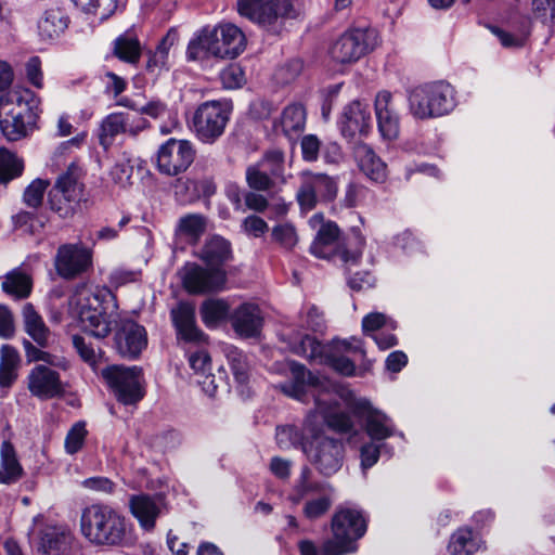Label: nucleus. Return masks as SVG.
<instances>
[{"label": "nucleus", "mask_w": 555, "mask_h": 555, "mask_svg": "<svg viewBox=\"0 0 555 555\" xmlns=\"http://www.w3.org/2000/svg\"><path fill=\"white\" fill-rule=\"evenodd\" d=\"M274 390L302 403L314 401L326 426L339 434L353 429L350 415L338 410L340 401L351 410L341 395L352 393L343 384H274Z\"/></svg>", "instance_id": "1"}, {"label": "nucleus", "mask_w": 555, "mask_h": 555, "mask_svg": "<svg viewBox=\"0 0 555 555\" xmlns=\"http://www.w3.org/2000/svg\"><path fill=\"white\" fill-rule=\"evenodd\" d=\"M80 530L93 545L117 546L126 539V519L108 505L92 504L81 513Z\"/></svg>", "instance_id": "2"}, {"label": "nucleus", "mask_w": 555, "mask_h": 555, "mask_svg": "<svg viewBox=\"0 0 555 555\" xmlns=\"http://www.w3.org/2000/svg\"><path fill=\"white\" fill-rule=\"evenodd\" d=\"M310 225L319 227L317 235L310 246V251L318 258L331 259L338 256L345 266H356L362 258L365 237L359 229H352L353 249L341 246L339 243V229L335 222H324L322 214L313 215Z\"/></svg>", "instance_id": "3"}, {"label": "nucleus", "mask_w": 555, "mask_h": 555, "mask_svg": "<svg viewBox=\"0 0 555 555\" xmlns=\"http://www.w3.org/2000/svg\"><path fill=\"white\" fill-rule=\"evenodd\" d=\"M332 537L326 539L321 551L323 555H345L357 550L356 542L366 531V520L361 511L339 507L331 521Z\"/></svg>", "instance_id": "4"}, {"label": "nucleus", "mask_w": 555, "mask_h": 555, "mask_svg": "<svg viewBox=\"0 0 555 555\" xmlns=\"http://www.w3.org/2000/svg\"><path fill=\"white\" fill-rule=\"evenodd\" d=\"M409 107L417 119L447 115L455 107L454 89L446 81L417 86L409 93Z\"/></svg>", "instance_id": "5"}, {"label": "nucleus", "mask_w": 555, "mask_h": 555, "mask_svg": "<svg viewBox=\"0 0 555 555\" xmlns=\"http://www.w3.org/2000/svg\"><path fill=\"white\" fill-rule=\"evenodd\" d=\"M301 448L322 476L330 477L336 474L344 464L345 446L339 439L317 434L310 440L301 442Z\"/></svg>", "instance_id": "6"}, {"label": "nucleus", "mask_w": 555, "mask_h": 555, "mask_svg": "<svg viewBox=\"0 0 555 555\" xmlns=\"http://www.w3.org/2000/svg\"><path fill=\"white\" fill-rule=\"evenodd\" d=\"M299 180L296 199L302 211H311L319 203L331 202L337 195V181L326 173L304 170Z\"/></svg>", "instance_id": "7"}, {"label": "nucleus", "mask_w": 555, "mask_h": 555, "mask_svg": "<svg viewBox=\"0 0 555 555\" xmlns=\"http://www.w3.org/2000/svg\"><path fill=\"white\" fill-rule=\"evenodd\" d=\"M230 108L219 101L202 103L193 114L192 129L197 139L211 144L219 139L230 119Z\"/></svg>", "instance_id": "8"}, {"label": "nucleus", "mask_w": 555, "mask_h": 555, "mask_svg": "<svg viewBox=\"0 0 555 555\" xmlns=\"http://www.w3.org/2000/svg\"><path fill=\"white\" fill-rule=\"evenodd\" d=\"M378 44L375 29L356 28L343 34L330 50L333 61L339 64H350L374 50Z\"/></svg>", "instance_id": "9"}, {"label": "nucleus", "mask_w": 555, "mask_h": 555, "mask_svg": "<svg viewBox=\"0 0 555 555\" xmlns=\"http://www.w3.org/2000/svg\"><path fill=\"white\" fill-rule=\"evenodd\" d=\"M352 413L365 418V431L373 440H384L395 434L390 418L372 408L364 398H356L353 393L341 395Z\"/></svg>", "instance_id": "10"}, {"label": "nucleus", "mask_w": 555, "mask_h": 555, "mask_svg": "<svg viewBox=\"0 0 555 555\" xmlns=\"http://www.w3.org/2000/svg\"><path fill=\"white\" fill-rule=\"evenodd\" d=\"M194 160V150L186 140L169 139L157 152V168L167 176L185 171Z\"/></svg>", "instance_id": "11"}, {"label": "nucleus", "mask_w": 555, "mask_h": 555, "mask_svg": "<svg viewBox=\"0 0 555 555\" xmlns=\"http://www.w3.org/2000/svg\"><path fill=\"white\" fill-rule=\"evenodd\" d=\"M225 271L221 268L204 269L195 263H188L182 270V284L190 294L218 292L224 287Z\"/></svg>", "instance_id": "12"}, {"label": "nucleus", "mask_w": 555, "mask_h": 555, "mask_svg": "<svg viewBox=\"0 0 555 555\" xmlns=\"http://www.w3.org/2000/svg\"><path fill=\"white\" fill-rule=\"evenodd\" d=\"M92 263L91 250L81 244H64L57 249L55 269L64 279H74L87 271Z\"/></svg>", "instance_id": "13"}, {"label": "nucleus", "mask_w": 555, "mask_h": 555, "mask_svg": "<svg viewBox=\"0 0 555 555\" xmlns=\"http://www.w3.org/2000/svg\"><path fill=\"white\" fill-rule=\"evenodd\" d=\"M26 358L28 361H41L30 372L29 382H60V370H66L65 363L57 357L43 351L41 347L35 346L29 340L23 341Z\"/></svg>", "instance_id": "14"}, {"label": "nucleus", "mask_w": 555, "mask_h": 555, "mask_svg": "<svg viewBox=\"0 0 555 555\" xmlns=\"http://www.w3.org/2000/svg\"><path fill=\"white\" fill-rule=\"evenodd\" d=\"M146 128V120L138 115L131 116L125 113H113L101 122L99 141L107 150L119 133L137 135Z\"/></svg>", "instance_id": "15"}, {"label": "nucleus", "mask_w": 555, "mask_h": 555, "mask_svg": "<svg viewBox=\"0 0 555 555\" xmlns=\"http://www.w3.org/2000/svg\"><path fill=\"white\" fill-rule=\"evenodd\" d=\"M358 351L363 352L360 341L356 338L351 340L334 339L325 348L320 363L327 365L341 376L352 377L356 376V365L346 353Z\"/></svg>", "instance_id": "16"}, {"label": "nucleus", "mask_w": 555, "mask_h": 555, "mask_svg": "<svg viewBox=\"0 0 555 555\" xmlns=\"http://www.w3.org/2000/svg\"><path fill=\"white\" fill-rule=\"evenodd\" d=\"M115 345L121 356L134 359L147 346L146 331L132 320H121L116 325Z\"/></svg>", "instance_id": "17"}, {"label": "nucleus", "mask_w": 555, "mask_h": 555, "mask_svg": "<svg viewBox=\"0 0 555 555\" xmlns=\"http://www.w3.org/2000/svg\"><path fill=\"white\" fill-rule=\"evenodd\" d=\"M210 31L214 38L215 57L233 60L246 48L245 35L233 24H221Z\"/></svg>", "instance_id": "18"}, {"label": "nucleus", "mask_w": 555, "mask_h": 555, "mask_svg": "<svg viewBox=\"0 0 555 555\" xmlns=\"http://www.w3.org/2000/svg\"><path fill=\"white\" fill-rule=\"evenodd\" d=\"M372 122L367 104L354 100L345 106L339 121L341 134L348 140L357 135H366Z\"/></svg>", "instance_id": "19"}, {"label": "nucleus", "mask_w": 555, "mask_h": 555, "mask_svg": "<svg viewBox=\"0 0 555 555\" xmlns=\"http://www.w3.org/2000/svg\"><path fill=\"white\" fill-rule=\"evenodd\" d=\"M40 100L27 88L16 87L0 98V111L20 112L27 122H36Z\"/></svg>", "instance_id": "20"}, {"label": "nucleus", "mask_w": 555, "mask_h": 555, "mask_svg": "<svg viewBox=\"0 0 555 555\" xmlns=\"http://www.w3.org/2000/svg\"><path fill=\"white\" fill-rule=\"evenodd\" d=\"M231 324L238 336L245 338L256 337L262 330V312L257 305L244 302L231 314Z\"/></svg>", "instance_id": "21"}, {"label": "nucleus", "mask_w": 555, "mask_h": 555, "mask_svg": "<svg viewBox=\"0 0 555 555\" xmlns=\"http://www.w3.org/2000/svg\"><path fill=\"white\" fill-rule=\"evenodd\" d=\"M129 507L140 526L144 530L151 531L155 528L156 519L162 514L164 502L160 496L138 494L130 496Z\"/></svg>", "instance_id": "22"}, {"label": "nucleus", "mask_w": 555, "mask_h": 555, "mask_svg": "<svg viewBox=\"0 0 555 555\" xmlns=\"http://www.w3.org/2000/svg\"><path fill=\"white\" fill-rule=\"evenodd\" d=\"M392 95L389 91H380L375 98V112L378 130L386 140H396L400 132L399 116L391 105Z\"/></svg>", "instance_id": "23"}, {"label": "nucleus", "mask_w": 555, "mask_h": 555, "mask_svg": "<svg viewBox=\"0 0 555 555\" xmlns=\"http://www.w3.org/2000/svg\"><path fill=\"white\" fill-rule=\"evenodd\" d=\"M178 335L186 341H203L205 334L196 326L195 308L189 302H179L170 311Z\"/></svg>", "instance_id": "24"}, {"label": "nucleus", "mask_w": 555, "mask_h": 555, "mask_svg": "<svg viewBox=\"0 0 555 555\" xmlns=\"http://www.w3.org/2000/svg\"><path fill=\"white\" fill-rule=\"evenodd\" d=\"M74 535L65 528L47 527L40 537L39 551L46 555H67L72 550Z\"/></svg>", "instance_id": "25"}, {"label": "nucleus", "mask_w": 555, "mask_h": 555, "mask_svg": "<svg viewBox=\"0 0 555 555\" xmlns=\"http://www.w3.org/2000/svg\"><path fill=\"white\" fill-rule=\"evenodd\" d=\"M353 155L360 170L376 182L386 179V164L375 154L371 146L363 142L356 143Z\"/></svg>", "instance_id": "26"}, {"label": "nucleus", "mask_w": 555, "mask_h": 555, "mask_svg": "<svg viewBox=\"0 0 555 555\" xmlns=\"http://www.w3.org/2000/svg\"><path fill=\"white\" fill-rule=\"evenodd\" d=\"M22 317L25 332L39 347H48L51 332L31 304L24 305Z\"/></svg>", "instance_id": "27"}, {"label": "nucleus", "mask_w": 555, "mask_h": 555, "mask_svg": "<svg viewBox=\"0 0 555 555\" xmlns=\"http://www.w3.org/2000/svg\"><path fill=\"white\" fill-rule=\"evenodd\" d=\"M112 314L106 315L98 308L90 307H82L79 312L83 330L96 338H104L111 333L112 323L117 322L116 319H112Z\"/></svg>", "instance_id": "28"}, {"label": "nucleus", "mask_w": 555, "mask_h": 555, "mask_svg": "<svg viewBox=\"0 0 555 555\" xmlns=\"http://www.w3.org/2000/svg\"><path fill=\"white\" fill-rule=\"evenodd\" d=\"M298 11L291 0H264L260 13L257 14L255 23L269 27L273 25L279 17L295 18Z\"/></svg>", "instance_id": "29"}, {"label": "nucleus", "mask_w": 555, "mask_h": 555, "mask_svg": "<svg viewBox=\"0 0 555 555\" xmlns=\"http://www.w3.org/2000/svg\"><path fill=\"white\" fill-rule=\"evenodd\" d=\"M1 288L15 299H25L31 293L33 279L23 269L16 268L4 275Z\"/></svg>", "instance_id": "30"}, {"label": "nucleus", "mask_w": 555, "mask_h": 555, "mask_svg": "<svg viewBox=\"0 0 555 555\" xmlns=\"http://www.w3.org/2000/svg\"><path fill=\"white\" fill-rule=\"evenodd\" d=\"M79 180V168L72 164L57 177L51 190L59 191L60 194L70 197L73 202L80 203L83 196V184Z\"/></svg>", "instance_id": "31"}, {"label": "nucleus", "mask_w": 555, "mask_h": 555, "mask_svg": "<svg viewBox=\"0 0 555 555\" xmlns=\"http://www.w3.org/2000/svg\"><path fill=\"white\" fill-rule=\"evenodd\" d=\"M288 347L292 352L308 358L320 363L327 345H322L314 337L305 334L292 335L288 340Z\"/></svg>", "instance_id": "32"}, {"label": "nucleus", "mask_w": 555, "mask_h": 555, "mask_svg": "<svg viewBox=\"0 0 555 555\" xmlns=\"http://www.w3.org/2000/svg\"><path fill=\"white\" fill-rule=\"evenodd\" d=\"M306 116V108L302 104L293 103L286 106L280 119L283 133L288 138L301 133L305 129Z\"/></svg>", "instance_id": "33"}, {"label": "nucleus", "mask_w": 555, "mask_h": 555, "mask_svg": "<svg viewBox=\"0 0 555 555\" xmlns=\"http://www.w3.org/2000/svg\"><path fill=\"white\" fill-rule=\"evenodd\" d=\"M22 475L23 468L16 459L14 447L10 442L4 441L1 447L0 482H15Z\"/></svg>", "instance_id": "34"}, {"label": "nucleus", "mask_w": 555, "mask_h": 555, "mask_svg": "<svg viewBox=\"0 0 555 555\" xmlns=\"http://www.w3.org/2000/svg\"><path fill=\"white\" fill-rule=\"evenodd\" d=\"M230 257V243L221 236L211 237L202 250V259L211 268H219Z\"/></svg>", "instance_id": "35"}, {"label": "nucleus", "mask_w": 555, "mask_h": 555, "mask_svg": "<svg viewBox=\"0 0 555 555\" xmlns=\"http://www.w3.org/2000/svg\"><path fill=\"white\" fill-rule=\"evenodd\" d=\"M113 54L128 64H137L141 57L139 39L129 33L122 34L114 41Z\"/></svg>", "instance_id": "36"}, {"label": "nucleus", "mask_w": 555, "mask_h": 555, "mask_svg": "<svg viewBox=\"0 0 555 555\" xmlns=\"http://www.w3.org/2000/svg\"><path fill=\"white\" fill-rule=\"evenodd\" d=\"M35 122H27L20 112L0 111V128L4 137L10 141H16L26 135L28 127Z\"/></svg>", "instance_id": "37"}, {"label": "nucleus", "mask_w": 555, "mask_h": 555, "mask_svg": "<svg viewBox=\"0 0 555 555\" xmlns=\"http://www.w3.org/2000/svg\"><path fill=\"white\" fill-rule=\"evenodd\" d=\"M68 26V17L56 8L47 10L44 16L39 22V33L46 39L59 37Z\"/></svg>", "instance_id": "38"}, {"label": "nucleus", "mask_w": 555, "mask_h": 555, "mask_svg": "<svg viewBox=\"0 0 555 555\" xmlns=\"http://www.w3.org/2000/svg\"><path fill=\"white\" fill-rule=\"evenodd\" d=\"M186 56L190 61L205 60L209 56L215 57L214 38L209 28L202 29L198 35L189 42Z\"/></svg>", "instance_id": "39"}, {"label": "nucleus", "mask_w": 555, "mask_h": 555, "mask_svg": "<svg viewBox=\"0 0 555 555\" xmlns=\"http://www.w3.org/2000/svg\"><path fill=\"white\" fill-rule=\"evenodd\" d=\"M21 358L11 345H3L0 349V382H13L17 378Z\"/></svg>", "instance_id": "40"}, {"label": "nucleus", "mask_w": 555, "mask_h": 555, "mask_svg": "<svg viewBox=\"0 0 555 555\" xmlns=\"http://www.w3.org/2000/svg\"><path fill=\"white\" fill-rule=\"evenodd\" d=\"M230 306L224 299L210 298L201 306L202 320L208 327H215L229 314Z\"/></svg>", "instance_id": "41"}, {"label": "nucleus", "mask_w": 555, "mask_h": 555, "mask_svg": "<svg viewBox=\"0 0 555 555\" xmlns=\"http://www.w3.org/2000/svg\"><path fill=\"white\" fill-rule=\"evenodd\" d=\"M478 550V543L472 530L463 528L452 534L448 551L450 555H472Z\"/></svg>", "instance_id": "42"}, {"label": "nucleus", "mask_w": 555, "mask_h": 555, "mask_svg": "<svg viewBox=\"0 0 555 555\" xmlns=\"http://www.w3.org/2000/svg\"><path fill=\"white\" fill-rule=\"evenodd\" d=\"M24 164L14 153L2 147L0 149V183L9 181L22 175Z\"/></svg>", "instance_id": "43"}, {"label": "nucleus", "mask_w": 555, "mask_h": 555, "mask_svg": "<svg viewBox=\"0 0 555 555\" xmlns=\"http://www.w3.org/2000/svg\"><path fill=\"white\" fill-rule=\"evenodd\" d=\"M101 376L106 382H138L143 378V370L137 365H108L102 370Z\"/></svg>", "instance_id": "44"}, {"label": "nucleus", "mask_w": 555, "mask_h": 555, "mask_svg": "<svg viewBox=\"0 0 555 555\" xmlns=\"http://www.w3.org/2000/svg\"><path fill=\"white\" fill-rule=\"evenodd\" d=\"M111 393L118 402L135 404L145 396V389L142 384H108Z\"/></svg>", "instance_id": "45"}, {"label": "nucleus", "mask_w": 555, "mask_h": 555, "mask_svg": "<svg viewBox=\"0 0 555 555\" xmlns=\"http://www.w3.org/2000/svg\"><path fill=\"white\" fill-rule=\"evenodd\" d=\"M324 485L320 481L312 479V472L308 466L302 467L300 477L294 488V494L292 501L299 503L306 495L310 493L321 492Z\"/></svg>", "instance_id": "46"}, {"label": "nucleus", "mask_w": 555, "mask_h": 555, "mask_svg": "<svg viewBox=\"0 0 555 555\" xmlns=\"http://www.w3.org/2000/svg\"><path fill=\"white\" fill-rule=\"evenodd\" d=\"M48 204L52 211L63 219L72 218L79 207V202H73L70 197L62 195L59 191L50 190Z\"/></svg>", "instance_id": "47"}, {"label": "nucleus", "mask_w": 555, "mask_h": 555, "mask_svg": "<svg viewBox=\"0 0 555 555\" xmlns=\"http://www.w3.org/2000/svg\"><path fill=\"white\" fill-rule=\"evenodd\" d=\"M207 220L199 214H190L180 218L178 232L197 241L206 230Z\"/></svg>", "instance_id": "48"}, {"label": "nucleus", "mask_w": 555, "mask_h": 555, "mask_svg": "<svg viewBox=\"0 0 555 555\" xmlns=\"http://www.w3.org/2000/svg\"><path fill=\"white\" fill-rule=\"evenodd\" d=\"M246 182L250 189L257 191H269L274 186L272 176L258 164L247 167Z\"/></svg>", "instance_id": "49"}, {"label": "nucleus", "mask_w": 555, "mask_h": 555, "mask_svg": "<svg viewBox=\"0 0 555 555\" xmlns=\"http://www.w3.org/2000/svg\"><path fill=\"white\" fill-rule=\"evenodd\" d=\"M87 435L86 423L82 421L75 423L65 437L64 448L66 453L73 455L79 452L85 444Z\"/></svg>", "instance_id": "50"}, {"label": "nucleus", "mask_w": 555, "mask_h": 555, "mask_svg": "<svg viewBox=\"0 0 555 555\" xmlns=\"http://www.w3.org/2000/svg\"><path fill=\"white\" fill-rule=\"evenodd\" d=\"M272 240L286 250L293 249L298 243V235L294 225L289 223L278 224L272 229Z\"/></svg>", "instance_id": "51"}, {"label": "nucleus", "mask_w": 555, "mask_h": 555, "mask_svg": "<svg viewBox=\"0 0 555 555\" xmlns=\"http://www.w3.org/2000/svg\"><path fill=\"white\" fill-rule=\"evenodd\" d=\"M276 369L286 377L293 379V382H318L314 379L309 371L306 370L304 364H300L296 361H283L276 363Z\"/></svg>", "instance_id": "52"}, {"label": "nucleus", "mask_w": 555, "mask_h": 555, "mask_svg": "<svg viewBox=\"0 0 555 555\" xmlns=\"http://www.w3.org/2000/svg\"><path fill=\"white\" fill-rule=\"evenodd\" d=\"M257 164L267 170L270 176L280 178L284 172V153L278 149L270 150Z\"/></svg>", "instance_id": "53"}, {"label": "nucleus", "mask_w": 555, "mask_h": 555, "mask_svg": "<svg viewBox=\"0 0 555 555\" xmlns=\"http://www.w3.org/2000/svg\"><path fill=\"white\" fill-rule=\"evenodd\" d=\"M49 185L50 182L48 180H34L24 192V203L28 207L38 208L42 204L44 192Z\"/></svg>", "instance_id": "54"}, {"label": "nucleus", "mask_w": 555, "mask_h": 555, "mask_svg": "<svg viewBox=\"0 0 555 555\" xmlns=\"http://www.w3.org/2000/svg\"><path fill=\"white\" fill-rule=\"evenodd\" d=\"M332 506V500L327 495H322L318 499L309 500L304 506V515L310 519L315 520L324 516Z\"/></svg>", "instance_id": "55"}, {"label": "nucleus", "mask_w": 555, "mask_h": 555, "mask_svg": "<svg viewBox=\"0 0 555 555\" xmlns=\"http://www.w3.org/2000/svg\"><path fill=\"white\" fill-rule=\"evenodd\" d=\"M384 326L396 330L397 323L380 312H371L362 320V330L365 334L376 332Z\"/></svg>", "instance_id": "56"}, {"label": "nucleus", "mask_w": 555, "mask_h": 555, "mask_svg": "<svg viewBox=\"0 0 555 555\" xmlns=\"http://www.w3.org/2000/svg\"><path fill=\"white\" fill-rule=\"evenodd\" d=\"M532 12L543 23L555 25V0H532Z\"/></svg>", "instance_id": "57"}, {"label": "nucleus", "mask_w": 555, "mask_h": 555, "mask_svg": "<svg viewBox=\"0 0 555 555\" xmlns=\"http://www.w3.org/2000/svg\"><path fill=\"white\" fill-rule=\"evenodd\" d=\"M301 154L306 162H315L319 157L321 142L314 134H307L302 137L301 142Z\"/></svg>", "instance_id": "58"}, {"label": "nucleus", "mask_w": 555, "mask_h": 555, "mask_svg": "<svg viewBox=\"0 0 555 555\" xmlns=\"http://www.w3.org/2000/svg\"><path fill=\"white\" fill-rule=\"evenodd\" d=\"M30 392L39 399H51L64 392L62 384H28Z\"/></svg>", "instance_id": "59"}, {"label": "nucleus", "mask_w": 555, "mask_h": 555, "mask_svg": "<svg viewBox=\"0 0 555 555\" xmlns=\"http://www.w3.org/2000/svg\"><path fill=\"white\" fill-rule=\"evenodd\" d=\"M221 81L227 89H235L244 82V73L236 65H230L221 72Z\"/></svg>", "instance_id": "60"}, {"label": "nucleus", "mask_w": 555, "mask_h": 555, "mask_svg": "<svg viewBox=\"0 0 555 555\" xmlns=\"http://www.w3.org/2000/svg\"><path fill=\"white\" fill-rule=\"evenodd\" d=\"M276 440L281 448H288L291 446H295L300 442L301 434L294 426H286L283 428H278L276 430Z\"/></svg>", "instance_id": "61"}, {"label": "nucleus", "mask_w": 555, "mask_h": 555, "mask_svg": "<svg viewBox=\"0 0 555 555\" xmlns=\"http://www.w3.org/2000/svg\"><path fill=\"white\" fill-rule=\"evenodd\" d=\"M351 267L352 266H347V269L349 270L350 274L348 278V285L350 286V288H352L353 291H362L373 286L375 280L374 276L369 271L351 273Z\"/></svg>", "instance_id": "62"}, {"label": "nucleus", "mask_w": 555, "mask_h": 555, "mask_svg": "<svg viewBox=\"0 0 555 555\" xmlns=\"http://www.w3.org/2000/svg\"><path fill=\"white\" fill-rule=\"evenodd\" d=\"M132 172L133 167L130 164V160L125 159L115 164L111 170V176L116 183L126 185L129 183Z\"/></svg>", "instance_id": "63"}, {"label": "nucleus", "mask_w": 555, "mask_h": 555, "mask_svg": "<svg viewBox=\"0 0 555 555\" xmlns=\"http://www.w3.org/2000/svg\"><path fill=\"white\" fill-rule=\"evenodd\" d=\"M244 231L248 234L259 237L268 231L267 222L255 215L248 216L243 221Z\"/></svg>", "instance_id": "64"}]
</instances>
